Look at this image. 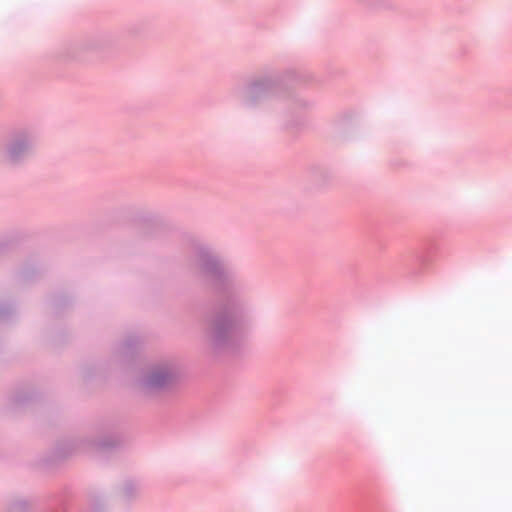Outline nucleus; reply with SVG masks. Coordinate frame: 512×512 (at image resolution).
<instances>
[{
  "label": "nucleus",
  "instance_id": "obj_1",
  "mask_svg": "<svg viewBox=\"0 0 512 512\" xmlns=\"http://www.w3.org/2000/svg\"><path fill=\"white\" fill-rule=\"evenodd\" d=\"M151 382H152L153 384H160V381H159V380H157L155 377H153V378L151 379Z\"/></svg>",
  "mask_w": 512,
  "mask_h": 512
}]
</instances>
